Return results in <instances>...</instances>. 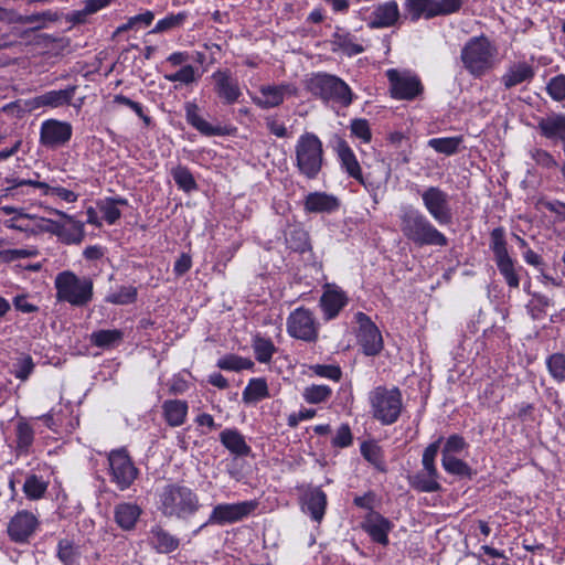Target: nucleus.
I'll return each mask as SVG.
<instances>
[{
    "label": "nucleus",
    "mask_w": 565,
    "mask_h": 565,
    "mask_svg": "<svg viewBox=\"0 0 565 565\" xmlns=\"http://www.w3.org/2000/svg\"><path fill=\"white\" fill-rule=\"evenodd\" d=\"M200 508L198 493L181 482H169L157 491V509L167 519L185 521Z\"/></svg>",
    "instance_id": "1"
},
{
    "label": "nucleus",
    "mask_w": 565,
    "mask_h": 565,
    "mask_svg": "<svg viewBox=\"0 0 565 565\" xmlns=\"http://www.w3.org/2000/svg\"><path fill=\"white\" fill-rule=\"evenodd\" d=\"M399 230L403 236L415 246L448 245V238L417 207L406 204L399 209Z\"/></svg>",
    "instance_id": "2"
},
{
    "label": "nucleus",
    "mask_w": 565,
    "mask_h": 565,
    "mask_svg": "<svg viewBox=\"0 0 565 565\" xmlns=\"http://www.w3.org/2000/svg\"><path fill=\"white\" fill-rule=\"evenodd\" d=\"M498 47L484 34L470 38L462 46L460 60L465 70L475 78L491 72L498 63Z\"/></svg>",
    "instance_id": "3"
},
{
    "label": "nucleus",
    "mask_w": 565,
    "mask_h": 565,
    "mask_svg": "<svg viewBox=\"0 0 565 565\" xmlns=\"http://www.w3.org/2000/svg\"><path fill=\"white\" fill-rule=\"evenodd\" d=\"M307 89L326 104L348 107L353 102L350 86L340 77L328 73H313L307 79Z\"/></svg>",
    "instance_id": "4"
},
{
    "label": "nucleus",
    "mask_w": 565,
    "mask_h": 565,
    "mask_svg": "<svg viewBox=\"0 0 565 565\" xmlns=\"http://www.w3.org/2000/svg\"><path fill=\"white\" fill-rule=\"evenodd\" d=\"M54 286L58 301L84 307L93 299V280L88 277H78L71 270L58 273Z\"/></svg>",
    "instance_id": "5"
},
{
    "label": "nucleus",
    "mask_w": 565,
    "mask_h": 565,
    "mask_svg": "<svg viewBox=\"0 0 565 565\" xmlns=\"http://www.w3.org/2000/svg\"><path fill=\"white\" fill-rule=\"evenodd\" d=\"M296 167L307 179H316L323 166L322 141L313 132H305L295 147Z\"/></svg>",
    "instance_id": "6"
},
{
    "label": "nucleus",
    "mask_w": 565,
    "mask_h": 565,
    "mask_svg": "<svg viewBox=\"0 0 565 565\" xmlns=\"http://www.w3.org/2000/svg\"><path fill=\"white\" fill-rule=\"evenodd\" d=\"M371 413L383 425L394 424L402 412V393L397 387L391 390L377 386L370 392Z\"/></svg>",
    "instance_id": "7"
},
{
    "label": "nucleus",
    "mask_w": 565,
    "mask_h": 565,
    "mask_svg": "<svg viewBox=\"0 0 565 565\" xmlns=\"http://www.w3.org/2000/svg\"><path fill=\"white\" fill-rule=\"evenodd\" d=\"M423 206L430 217L439 225H449L454 221V212L448 192L439 186L430 185L418 190Z\"/></svg>",
    "instance_id": "8"
},
{
    "label": "nucleus",
    "mask_w": 565,
    "mask_h": 565,
    "mask_svg": "<svg viewBox=\"0 0 565 565\" xmlns=\"http://www.w3.org/2000/svg\"><path fill=\"white\" fill-rule=\"evenodd\" d=\"M111 482L121 491L127 490L138 477V469L125 449L113 450L108 455Z\"/></svg>",
    "instance_id": "9"
},
{
    "label": "nucleus",
    "mask_w": 565,
    "mask_h": 565,
    "mask_svg": "<svg viewBox=\"0 0 565 565\" xmlns=\"http://www.w3.org/2000/svg\"><path fill=\"white\" fill-rule=\"evenodd\" d=\"M257 507L254 501H243L237 503H221L213 508L207 521L202 524L194 534H198L204 526L209 524H231L248 516Z\"/></svg>",
    "instance_id": "10"
},
{
    "label": "nucleus",
    "mask_w": 565,
    "mask_h": 565,
    "mask_svg": "<svg viewBox=\"0 0 565 565\" xmlns=\"http://www.w3.org/2000/svg\"><path fill=\"white\" fill-rule=\"evenodd\" d=\"M355 321L359 324L356 331L358 344L366 356L379 355L384 347L382 333L376 324L364 312H356Z\"/></svg>",
    "instance_id": "11"
},
{
    "label": "nucleus",
    "mask_w": 565,
    "mask_h": 565,
    "mask_svg": "<svg viewBox=\"0 0 565 565\" xmlns=\"http://www.w3.org/2000/svg\"><path fill=\"white\" fill-rule=\"evenodd\" d=\"M287 332L290 337L306 342L318 338V323L312 312L303 307L295 309L287 318Z\"/></svg>",
    "instance_id": "12"
},
{
    "label": "nucleus",
    "mask_w": 565,
    "mask_h": 565,
    "mask_svg": "<svg viewBox=\"0 0 565 565\" xmlns=\"http://www.w3.org/2000/svg\"><path fill=\"white\" fill-rule=\"evenodd\" d=\"M386 76L391 84V93L395 99H414L418 96L423 86L419 78L411 73H401L391 68L386 71Z\"/></svg>",
    "instance_id": "13"
},
{
    "label": "nucleus",
    "mask_w": 565,
    "mask_h": 565,
    "mask_svg": "<svg viewBox=\"0 0 565 565\" xmlns=\"http://www.w3.org/2000/svg\"><path fill=\"white\" fill-rule=\"evenodd\" d=\"M40 525L38 516L28 510L18 511L9 521L7 532L11 541L26 543Z\"/></svg>",
    "instance_id": "14"
},
{
    "label": "nucleus",
    "mask_w": 565,
    "mask_h": 565,
    "mask_svg": "<svg viewBox=\"0 0 565 565\" xmlns=\"http://www.w3.org/2000/svg\"><path fill=\"white\" fill-rule=\"evenodd\" d=\"M73 134L70 122L57 119L44 120L40 129V142L46 148L55 149L66 145Z\"/></svg>",
    "instance_id": "15"
},
{
    "label": "nucleus",
    "mask_w": 565,
    "mask_h": 565,
    "mask_svg": "<svg viewBox=\"0 0 565 565\" xmlns=\"http://www.w3.org/2000/svg\"><path fill=\"white\" fill-rule=\"evenodd\" d=\"M260 96H252L255 105L262 109H269L280 106L285 96L297 94V87L291 83H281L279 85H263L259 87Z\"/></svg>",
    "instance_id": "16"
},
{
    "label": "nucleus",
    "mask_w": 565,
    "mask_h": 565,
    "mask_svg": "<svg viewBox=\"0 0 565 565\" xmlns=\"http://www.w3.org/2000/svg\"><path fill=\"white\" fill-rule=\"evenodd\" d=\"M401 11L395 0L385 1L374 6L369 19L370 29H386L396 26L401 21Z\"/></svg>",
    "instance_id": "17"
},
{
    "label": "nucleus",
    "mask_w": 565,
    "mask_h": 565,
    "mask_svg": "<svg viewBox=\"0 0 565 565\" xmlns=\"http://www.w3.org/2000/svg\"><path fill=\"white\" fill-rule=\"evenodd\" d=\"M8 183L10 185L7 188V191L11 195H17L20 188L29 185L41 189L44 195H55L67 203L76 202L78 199V194L62 186H51L45 182L35 180L13 179L9 180Z\"/></svg>",
    "instance_id": "18"
},
{
    "label": "nucleus",
    "mask_w": 565,
    "mask_h": 565,
    "mask_svg": "<svg viewBox=\"0 0 565 565\" xmlns=\"http://www.w3.org/2000/svg\"><path fill=\"white\" fill-rule=\"evenodd\" d=\"M362 529L370 535L373 542L386 546L390 542L388 533L393 523L376 511H371L362 523Z\"/></svg>",
    "instance_id": "19"
},
{
    "label": "nucleus",
    "mask_w": 565,
    "mask_h": 565,
    "mask_svg": "<svg viewBox=\"0 0 565 565\" xmlns=\"http://www.w3.org/2000/svg\"><path fill=\"white\" fill-rule=\"evenodd\" d=\"M214 90L224 104L232 105L242 95L237 79L233 78L228 71H216L212 74Z\"/></svg>",
    "instance_id": "20"
},
{
    "label": "nucleus",
    "mask_w": 565,
    "mask_h": 565,
    "mask_svg": "<svg viewBox=\"0 0 565 565\" xmlns=\"http://www.w3.org/2000/svg\"><path fill=\"white\" fill-rule=\"evenodd\" d=\"M147 542L159 554H170L180 546V540L159 524L150 527Z\"/></svg>",
    "instance_id": "21"
},
{
    "label": "nucleus",
    "mask_w": 565,
    "mask_h": 565,
    "mask_svg": "<svg viewBox=\"0 0 565 565\" xmlns=\"http://www.w3.org/2000/svg\"><path fill=\"white\" fill-rule=\"evenodd\" d=\"M347 303L345 292L335 286L328 285L320 298V306L327 320L334 319Z\"/></svg>",
    "instance_id": "22"
},
{
    "label": "nucleus",
    "mask_w": 565,
    "mask_h": 565,
    "mask_svg": "<svg viewBox=\"0 0 565 565\" xmlns=\"http://www.w3.org/2000/svg\"><path fill=\"white\" fill-rule=\"evenodd\" d=\"M77 86L70 85L64 89L58 90H49L44 94H41L39 96H35L31 104L34 108L39 107H51V108H57L65 105H70L72 99L75 96Z\"/></svg>",
    "instance_id": "23"
},
{
    "label": "nucleus",
    "mask_w": 565,
    "mask_h": 565,
    "mask_svg": "<svg viewBox=\"0 0 565 565\" xmlns=\"http://www.w3.org/2000/svg\"><path fill=\"white\" fill-rule=\"evenodd\" d=\"M340 206L337 196L326 192H311L306 195L303 209L307 213H332Z\"/></svg>",
    "instance_id": "24"
},
{
    "label": "nucleus",
    "mask_w": 565,
    "mask_h": 565,
    "mask_svg": "<svg viewBox=\"0 0 565 565\" xmlns=\"http://www.w3.org/2000/svg\"><path fill=\"white\" fill-rule=\"evenodd\" d=\"M534 67L526 62L511 64L501 77L505 89H511L522 83L531 82L534 77Z\"/></svg>",
    "instance_id": "25"
},
{
    "label": "nucleus",
    "mask_w": 565,
    "mask_h": 565,
    "mask_svg": "<svg viewBox=\"0 0 565 565\" xmlns=\"http://www.w3.org/2000/svg\"><path fill=\"white\" fill-rule=\"evenodd\" d=\"M537 130L546 139L565 140V114H552L537 121Z\"/></svg>",
    "instance_id": "26"
},
{
    "label": "nucleus",
    "mask_w": 565,
    "mask_h": 565,
    "mask_svg": "<svg viewBox=\"0 0 565 565\" xmlns=\"http://www.w3.org/2000/svg\"><path fill=\"white\" fill-rule=\"evenodd\" d=\"M331 44L333 45V51L341 50L348 56H354L365 51V47L358 41L355 35L341 28H337L332 34Z\"/></svg>",
    "instance_id": "27"
},
{
    "label": "nucleus",
    "mask_w": 565,
    "mask_h": 565,
    "mask_svg": "<svg viewBox=\"0 0 565 565\" xmlns=\"http://www.w3.org/2000/svg\"><path fill=\"white\" fill-rule=\"evenodd\" d=\"M337 154L341 168L356 181H362V169L351 147L345 140H339L337 145Z\"/></svg>",
    "instance_id": "28"
},
{
    "label": "nucleus",
    "mask_w": 565,
    "mask_h": 565,
    "mask_svg": "<svg viewBox=\"0 0 565 565\" xmlns=\"http://www.w3.org/2000/svg\"><path fill=\"white\" fill-rule=\"evenodd\" d=\"M221 444L237 457L248 456L252 451L245 437L235 428H226L220 434Z\"/></svg>",
    "instance_id": "29"
},
{
    "label": "nucleus",
    "mask_w": 565,
    "mask_h": 565,
    "mask_svg": "<svg viewBox=\"0 0 565 565\" xmlns=\"http://www.w3.org/2000/svg\"><path fill=\"white\" fill-rule=\"evenodd\" d=\"M327 508V495L319 489L315 488L305 494L303 511L309 513L316 522H321Z\"/></svg>",
    "instance_id": "30"
},
{
    "label": "nucleus",
    "mask_w": 565,
    "mask_h": 565,
    "mask_svg": "<svg viewBox=\"0 0 565 565\" xmlns=\"http://www.w3.org/2000/svg\"><path fill=\"white\" fill-rule=\"evenodd\" d=\"M189 406L185 401L167 399L162 404V414L167 424L171 427H179L186 420Z\"/></svg>",
    "instance_id": "31"
},
{
    "label": "nucleus",
    "mask_w": 565,
    "mask_h": 565,
    "mask_svg": "<svg viewBox=\"0 0 565 565\" xmlns=\"http://www.w3.org/2000/svg\"><path fill=\"white\" fill-rule=\"evenodd\" d=\"M141 512V508L135 503H119L115 507V521L120 529L130 531L136 526Z\"/></svg>",
    "instance_id": "32"
},
{
    "label": "nucleus",
    "mask_w": 565,
    "mask_h": 565,
    "mask_svg": "<svg viewBox=\"0 0 565 565\" xmlns=\"http://www.w3.org/2000/svg\"><path fill=\"white\" fill-rule=\"evenodd\" d=\"M184 109L188 124L200 131L202 135L209 137L222 135L221 127L211 125L199 115V106L195 103H186Z\"/></svg>",
    "instance_id": "33"
},
{
    "label": "nucleus",
    "mask_w": 565,
    "mask_h": 565,
    "mask_svg": "<svg viewBox=\"0 0 565 565\" xmlns=\"http://www.w3.org/2000/svg\"><path fill=\"white\" fill-rule=\"evenodd\" d=\"M404 10L406 18L412 22H417L419 19L430 20L437 17L434 0H405Z\"/></svg>",
    "instance_id": "34"
},
{
    "label": "nucleus",
    "mask_w": 565,
    "mask_h": 565,
    "mask_svg": "<svg viewBox=\"0 0 565 565\" xmlns=\"http://www.w3.org/2000/svg\"><path fill=\"white\" fill-rule=\"evenodd\" d=\"M124 339V332L118 329L97 330L90 334V343L100 349L117 347Z\"/></svg>",
    "instance_id": "35"
},
{
    "label": "nucleus",
    "mask_w": 565,
    "mask_h": 565,
    "mask_svg": "<svg viewBox=\"0 0 565 565\" xmlns=\"http://www.w3.org/2000/svg\"><path fill=\"white\" fill-rule=\"evenodd\" d=\"M439 475H429L428 471H418L408 478L411 487L420 492H437L441 489Z\"/></svg>",
    "instance_id": "36"
},
{
    "label": "nucleus",
    "mask_w": 565,
    "mask_h": 565,
    "mask_svg": "<svg viewBox=\"0 0 565 565\" xmlns=\"http://www.w3.org/2000/svg\"><path fill=\"white\" fill-rule=\"evenodd\" d=\"M269 396L268 385L265 379H252L243 391L245 403H257Z\"/></svg>",
    "instance_id": "37"
},
{
    "label": "nucleus",
    "mask_w": 565,
    "mask_h": 565,
    "mask_svg": "<svg viewBox=\"0 0 565 565\" xmlns=\"http://www.w3.org/2000/svg\"><path fill=\"white\" fill-rule=\"evenodd\" d=\"M47 487L49 482L43 477L31 473L26 476L22 490L29 500L36 501L44 497Z\"/></svg>",
    "instance_id": "38"
},
{
    "label": "nucleus",
    "mask_w": 565,
    "mask_h": 565,
    "mask_svg": "<svg viewBox=\"0 0 565 565\" xmlns=\"http://www.w3.org/2000/svg\"><path fill=\"white\" fill-rule=\"evenodd\" d=\"M34 429L33 427L24 419L21 418L17 423L15 427V437H17V451L19 454H28L33 441H34Z\"/></svg>",
    "instance_id": "39"
},
{
    "label": "nucleus",
    "mask_w": 565,
    "mask_h": 565,
    "mask_svg": "<svg viewBox=\"0 0 565 565\" xmlns=\"http://www.w3.org/2000/svg\"><path fill=\"white\" fill-rule=\"evenodd\" d=\"M360 450L367 462L382 472L386 471L383 450L375 441L362 443Z\"/></svg>",
    "instance_id": "40"
},
{
    "label": "nucleus",
    "mask_w": 565,
    "mask_h": 565,
    "mask_svg": "<svg viewBox=\"0 0 565 565\" xmlns=\"http://www.w3.org/2000/svg\"><path fill=\"white\" fill-rule=\"evenodd\" d=\"M252 348L254 350L255 359L259 363L270 362L274 353L276 352V347L273 341L258 334L253 338Z\"/></svg>",
    "instance_id": "41"
},
{
    "label": "nucleus",
    "mask_w": 565,
    "mask_h": 565,
    "mask_svg": "<svg viewBox=\"0 0 565 565\" xmlns=\"http://www.w3.org/2000/svg\"><path fill=\"white\" fill-rule=\"evenodd\" d=\"M490 248L493 252L495 263L511 257L508 252L505 232L503 227H495L491 231Z\"/></svg>",
    "instance_id": "42"
},
{
    "label": "nucleus",
    "mask_w": 565,
    "mask_h": 565,
    "mask_svg": "<svg viewBox=\"0 0 565 565\" xmlns=\"http://www.w3.org/2000/svg\"><path fill=\"white\" fill-rule=\"evenodd\" d=\"M79 546L70 539H62L57 544V557L64 565H74L79 557Z\"/></svg>",
    "instance_id": "43"
},
{
    "label": "nucleus",
    "mask_w": 565,
    "mask_h": 565,
    "mask_svg": "<svg viewBox=\"0 0 565 565\" xmlns=\"http://www.w3.org/2000/svg\"><path fill=\"white\" fill-rule=\"evenodd\" d=\"M217 367L225 371L239 372L242 370H250L254 362L249 359L238 356L236 354H226L218 359Z\"/></svg>",
    "instance_id": "44"
},
{
    "label": "nucleus",
    "mask_w": 565,
    "mask_h": 565,
    "mask_svg": "<svg viewBox=\"0 0 565 565\" xmlns=\"http://www.w3.org/2000/svg\"><path fill=\"white\" fill-rule=\"evenodd\" d=\"M35 364L31 355L21 353L12 364L11 373L21 382H25L33 373Z\"/></svg>",
    "instance_id": "45"
},
{
    "label": "nucleus",
    "mask_w": 565,
    "mask_h": 565,
    "mask_svg": "<svg viewBox=\"0 0 565 565\" xmlns=\"http://www.w3.org/2000/svg\"><path fill=\"white\" fill-rule=\"evenodd\" d=\"M461 142V137L433 138L428 140V146L439 153L451 156L458 151Z\"/></svg>",
    "instance_id": "46"
},
{
    "label": "nucleus",
    "mask_w": 565,
    "mask_h": 565,
    "mask_svg": "<svg viewBox=\"0 0 565 565\" xmlns=\"http://www.w3.org/2000/svg\"><path fill=\"white\" fill-rule=\"evenodd\" d=\"M527 154L535 164L544 170L551 171L558 168V162L554 156L545 149L533 147L529 149Z\"/></svg>",
    "instance_id": "47"
},
{
    "label": "nucleus",
    "mask_w": 565,
    "mask_h": 565,
    "mask_svg": "<svg viewBox=\"0 0 565 565\" xmlns=\"http://www.w3.org/2000/svg\"><path fill=\"white\" fill-rule=\"evenodd\" d=\"M286 244L291 250L303 253L309 247L308 233L300 227H294L286 234Z\"/></svg>",
    "instance_id": "48"
},
{
    "label": "nucleus",
    "mask_w": 565,
    "mask_h": 565,
    "mask_svg": "<svg viewBox=\"0 0 565 565\" xmlns=\"http://www.w3.org/2000/svg\"><path fill=\"white\" fill-rule=\"evenodd\" d=\"M546 367L552 379L557 383L565 382V354L553 353L546 359Z\"/></svg>",
    "instance_id": "49"
},
{
    "label": "nucleus",
    "mask_w": 565,
    "mask_h": 565,
    "mask_svg": "<svg viewBox=\"0 0 565 565\" xmlns=\"http://www.w3.org/2000/svg\"><path fill=\"white\" fill-rule=\"evenodd\" d=\"M201 77L199 70L194 66L186 64L182 66L179 71L172 74H166L164 78L169 82H179L183 85H191L196 83Z\"/></svg>",
    "instance_id": "50"
},
{
    "label": "nucleus",
    "mask_w": 565,
    "mask_h": 565,
    "mask_svg": "<svg viewBox=\"0 0 565 565\" xmlns=\"http://www.w3.org/2000/svg\"><path fill=\"white\" fill-rule=\"evenodd\" d=\"M332 395V390L328 385H309L302 392L303 399L309 404H320L327 402Z\"/></svg>",
    "instance_id": "51"
},
{
    "label": "nucleus",
    "mask_w": 565,
    "mask_h": 565,
    "mask_svg": "<svg viewBox=\"0 0 565 565\" xmlns=\"http://www.w3.org/2000/svg\"><path fill=\"white\" fill-rule=\"evenodd\" d=\"M171 174L177 185L183 191L191 192L196 189V182L186 167L178 166L171 170Z\"/></svg>",
    "instance_id": "52"
},
{
    "label": "nucleus",
    "mask_w": 565,
    "mask_h": 565,
    "mask_svg": "<svg viewBox=\"0 0 565 565\" xmlns=\"http://www.w3.org/2000/svg\"><path fill=\"white\" fill-rule=\"evenodd\" d=\"M500 274L510 288H519L520 277L514 267V260L509 257L495 263Z\"/></svg>",
    "instance_id": "53"
},
{
    "label": "nucleus",
    "mask_w": 565,
    "mask_h": 565,
    "mask_svg": "<svg viewBox=\"0 0 565 565\" xmlns=\"http://www.w3.org/2000/svg\"><path fill=\"white\" fill-rule=\"evenodd\" d=\"M136 299L137 288L134 286H121L106 297V301L114 305H129L135 302Z\"/></svg>",
    "instance_id": "54"
},
{
    "label": "nucleus",
    "mask_w": 565,
    "mask_h": 565,
    "mask_svg": "<svg viewBox=\"0 0 565 565\" xmlns=\"http://www.w3.org/2000/svg\"><path fill=\"white\" fill-rule=\"evenodd\" d=\"M443 468L450 475L459 477H471V468L467 462L457 457L441 458Z\"/></svg>",
    "instance_id": "55"
},
{
    "label": "nucleus",
    "mask_w": 565,
    "mask_h": 565,
    "mask_svg": "<svg viewBox=\"0 0 565 565\" xmlns=\"http://www.w3.org/2000/svg\"><path fill=\"white\" fill-rule=\"evenodd\" d=\"M188 14L185 12H179L177 14H169L166 18L159 20L150 33H162L177 28H180L186 20Z\"/></svg>",
    "instance_id": "56"
},
{
    "label": "nucleus",
    "mask_w": 565,
    "mask_h": 565,
    "mask_svg": "<svg viewBox=\"0 0 565 565\" xmlns=\"http://www.w3.org/2000/svg\"><path fill=\"white\" fill-rule=\"evenodd\" d=\"M468 448V444L465 438L460 435L454 434L449 436L443 448V458L446 457H456V455L461 454L465 449Z\"/></svg>",
    "instance_id": "57"
},
{
    "label": "nucleus",
    "mask_w": 565,
    "mask_h": 565,
    "mask_svg": "<svg viewBox=\"0 0 565 565\" xmlns=\"http://www.w3.org/2000/svg\"><path fill=\"white\" fill-rule=\"evenodd\" d=\"M310 370L320 377H326L334 382H339L342 376L340 366L333 364H316L311 365Z\"/></svg>",
    "instance_id": "58"
},
{
    "label": "nucleus",
    "mask_w": 565,
    "mask_h": 565,
    "mask_svg": "<svg viewBox=\"0 0 565 565\" xmlns=\"http://www.w3.org/2000/svg\"><path fill=\"white\" fill-rule=\"evenodd\" d=\"M98 209L103 214L104 220L109 224H115L121 216V212L119 207H116L111 201L107 198L100 202H98Z\"/></svg>",
    "instance_id": "59"
},
{
    "label": "nucleus",
    "mask_w": 565,
    "mask_h": 565,
    "mask_svg": "<svg viewBox=\"0 0 565 565\" xmlns=\"http://www.w3.org/2000/svg\"><path fill=\"white\" fill-rule=\"evenodd\" d=\"M548 95L557 102L565 99V75L561 74L550 79L547 84Z\"/></svg>",
    "instance_id": "60"
},
{
    "label": "nucleus",
    "mask_w": 565,
    "mask_h": 565,
    "mask_svg": "<svg viewBox=\"0 0 565 565\" xmlns=\"http://www.w3.org/2000/svg\"><path fill=\"white\" fill-rule=\"evenodd\" d=\"M462 7V0H434V9L437 17L450 15L458 12Z\"/></svg>",
    "instance_id": "61"
},
{
    "label": "nucleus",
    "mask_w": 565,
    "mask_h": 565,
    "mask_svg": "<svg viewBox=\"0 0 565 565\" xmlns=\"http://www.w3.org/2000/svg\"><path fill=\"white\" fill-rule=\"evenodd\" d=\"M351 132L363 142H370L372 138L371 129L366 119H354L350 126Z\"/></svg>",
    "instance_id": "62"
},
{
    "label": "nucleus",
    "mask_w": 565,
    "mask_h": 565,
    "mask_svg": "<svg viewBox=\"0 0 565 565\" xmlns=\"http://www.w3.org/2000/svg\"><path fill=\"white\" fill-rule=\"evenodd\" d=\"M352 441L353 436L350 426L348 424H342L332 438V445L337 448H345L349 447Z\"/></svg>",
    "instance_id": "63"
},
{
    "label": "nucleus",
    "mask_w": 565,
    "mask_h": 565,
    "mask_svg": "<svg viewBox=\"0 0 565 565\" xmlns=\"http://www.w3.org/2000/svg\"><path fill=\"white\" fill-rule=\"evenodd\" d=\"M29 294H18L13 297L12 303L15 310L22 313H34L39 311V307L30 301Z\"/></svg>",
    "instance_id": "64"
}]
</instances>
